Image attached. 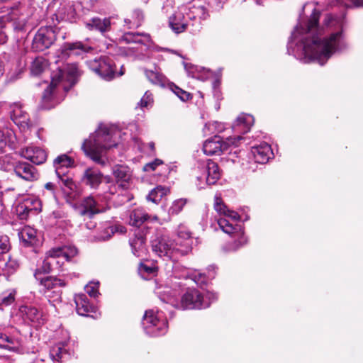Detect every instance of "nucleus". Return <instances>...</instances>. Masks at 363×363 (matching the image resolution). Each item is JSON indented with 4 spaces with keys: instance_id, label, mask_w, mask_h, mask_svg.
I'll return each instance as SVG.
<instances>
[{
    "instance_id": "obj_63",
    "label": "nucleus",
    "mask_w": 363,
    "mask_h": 363,
    "mask_svg": "<svg viewBox=\"0 0 363 363\" xmlns=\"http://www.w3.org/2000/svg\"><path fill=\"white\" fill-rule=\"evenodd\" d=\"M110 238H111V234H108L106 237H101L100 240H108Z\"/></svg>"
},
{
    "instance_id": "obj_31",
    "label": "nucleus",
    "mask_w": 363,
    "mask_h": 363,
    "mask_svg": "<svg viewBox=\"0 0 363 363\" xmlns=\"http://www.w3.org/2000/svg\"><path fill=\"white\" fill-rule=\"evenodd\" d=\"M107 183L108 190L106 193H108L111 196H114L115 194H118V202L120 204H123L130 201V196L126 191V190H123L121 189V186H120V184H118L117 182L114 183L113 182H110L109 179L107 180Z\"/></svg>"
},
{
    "instance_id": "obj_35",
    "label": "nucleus",
    "mask_w": 363,
    "mask_h": 363,
    "mask_svg": "<svg viewBox=\"0 0 363 363\" xmlns=\"http://www.w3.org/2000/svg\"><path fill=\"white\" fill-rule=\"evenodd\" d=\"M144 72L147 79L155 85L164 86L167 83L165 76L157 70L154 71L145 69Z\"/></svg>"
},
{
    "instance_id": "obj_46",
    "label": "nucleus",
    "mask_w": 363,
    "mask_h": 363,
    "mask_svg": "<svg viewBox=\"0 0 363 363\" xmlns=\"http://www.w3.org/2000/svg\"><path fill=\"white\" fill-rule=\"evenodd\" d=\"M138 272L144 279H149L150 277L154 276L156 273V267L145 264H140L138 267Z\"/></svg>"
},
{
    "instance_id": "obj_47",
    "label": "nucleus",
    "mask_w": 363,
    "mask_h": 363,
    "mask_svg": "<svg viewBox=\"0 0 363 363\" xmlns=\"http://www.w3.org/2000/svg\"><path fill=\"white\" fill-rule=\"evenodd\" d=\"M186 203V200L183 199H179L173 202L170 208H169V214L170 215H177L179 212H181L184 208V206Z\"/></svg>"
},
{
    "instance_id": "obj_13",
    "label": "nucleus",
    "mask_w": 363,
    "mask_h": 363,
    "mask_svg": "<svg viewBox=\"0 0 363 363\" xmlns=\"http://www.w3.org/2000/svg\"><path fill=\"white\" fill-rule=\"evenodd\" d=\"M243 138L240 135L230 136L223 141L220 136L215 135L205 141L203 145V152L207 155H220L230 146L237 147Z\"/></svg>"
},
{
    "instance_id": "obj_2",
    "label": "nucleus",
    "mask_w": 363,
    "mask_h": 363,
    "mask_svg": "<svg viewBox=\"0 0 363 363\" xmlns=\"http://www.w3.org/2000/svg\"><path fill=\"white\" fill-rule=\"evenodd\" d=\"M192 244L191 233L184 225L178 227L174 239L157 232L151 240L152 250L157 255L173 260L188 254L192 249Z\"/></svg>"
},
{
    "instance_id": "obj_12",
    "label": "nucleus",
    "mask_w": 363,
    "mask_h": 363,
    "mask_svg": "<svg viewBox=\"0 0 363 363\" xmlns=\"http://www.w3.org/2000/svg\"><path fill=\"white\" fill-rule=\"evenodd\" d=\"M194 175L199 182L205 181L207 184L212 185L220 179V172L217 163L206 160L197 162L194 169Z\"/></svg>"
},
{
    "instance_id": "obj_57",
    "label": "nucleus",
    "mask_w": 363,
    "mask_h": 363,
    "mask_svg": "<svg viewBox=\"0 0 363 363\" xmlns=\"http://www.w3.org/2000/svg\"><path fill=\"white\" fill-rule=\"evenodd\" d=\"M183 64L188 74L192 77H196L195 72L197 71V67L191 63L184 62Z\"/></svg>"
},
{
    "instance_id": "obj_20",
    "label": "nucleus",
    "mask_w": 363,
    "mask_h": 363,
    "mask_svg": "<svg viewBox=\"0 0 363 363\" xmlns=\"http://www.w3.org/2000/svg\"><path fill=\"white\" fill-rule=\"evenodd\" d=\"M102 211L103 207L99 203L98 200L92 196H88L84 199L79 208V213L81 216H87L89 218Z\"/></svg>"
},
{
    "instance_id": "obj_40",
    "label": "nucleus",
    "mask_w": 363,
    "mask_h": 363,
    "mask_svg": "<svg viewBox=\"0 0 363 363\" xmlns=\"http://www.w3.org/2000/svg\"><path fill=\"white\" fill-rule=\"evenodd\" d=\"M56 175L58 178V183L61 187H66L69 190L75 188V184L72 179L68 175V172H60L57 170Z\"/></svg>"
},
{
    "instance_id": "obj_58",
    "label": "nucleus",
    "mask_w": 363,
    "mask_h": 363,
    "mask_svg": "<svg viewBox=\"0 0 363 363\" xmlns=\"http://www.w3.org/2000/svg\"><path fill=\"white\" fill-rule=\"evenodd\" d=\"M340 3L344 4L345 6H350L354 5V6H362L363 0H338Z\"/></svg>"
},
{
    "instance_id": "obj_11",
    "label": "nucleus",
    "mask_w": 363,
    "mask_h": 363,
    "mask_svg": "<svg viewBox=\"0 0 363 363\" xmlns=\"http://www.w3.org/2000/svg\"><path fill=\"white\" fill-rule=\"evenodd\" d=\"M9 18L13 21V26L16 30L25 29L29 18L33 13V9L30 6L28 0H21L16 1L10 7Z\"/></svg>"
},
{
    "instance_id": "obj_37",
    "label": "nucleus",
    "mask_w": 363,
    "mask_h": 363,
    "mask_svg": "<svg viewBox=\"0 0 363 363\" xmlns=\"http://www.w3.org/2000/svg\"><path fill=\"white\" fill-rule=\"evenodd\" d=\"M48 67V61L43 57H37L33 61L30 72L33 75H40Z\"/></svg>"
},
{
    "instance_id": "obj_54",
    "label": "nucleus",
    "mask_w": 363,
    "mask_h": 363,
    "mask_svg": "<svg viewBox=\"0 0 363 363\" xmlns=\"http://www.w3.org/2000/svg\"><path fill=\"white\" fill-rule=\"evenodd\" d=\"M172 90L173 92L183 101H186L190 99V94L186 92V91L182 89L181 88L172 85Z\"/></svg>"
},
{
    "instance_id": "obj_42",
    "label": "nucleus",
    "mask_w": 363,
    "mask_h": 363,
    "mask_svg": "<svg viewBox=\"0 0 363 363\" xmlns=\"http://www.w3.org/2000/svg\"><path fill=\"white\" fill-rule=\"evenodd\" d=\"M23 202L26 206L27 208L33 214H35L41 211V201L38 198L34 196H29L25 199Z\"/></svg>"
},
{
    "instance_id": "obj_22",
    "label": "nucleus",
    "mask_w": 363,
    "mask_h": 363,
    "mask_svg": "<svg viewBox=\"0 0 363 363\" xmlns=\"http://www.w3.org/2000/svg\"><path fill=\"white\" fill-rule=\"evenodd\" d=\"M255 119L252 115L242 113L238 116L236 121L233 125V129L235 135H240V134H245L248 133L254 124Z\"/></svg>"
},
{
    "instance_id": "obj_26",
    "label": "nucleus",
    "mask_w": 363,
    "mask_h": 363,
    "mask_svg": "<svg viewBox=\"0 0 363 363\" xmlns=\"http://www.w3.org/2000/svg\"><path fill=\"white\" fill-rule=\"evenodd\" d=\"M102 180L103 174L99 169L94 167L87 168L82 177V182L92 189H96Z\"/></svg>"
},
{
    "instance_id": "obj_44",
    "label": "nucleus",
    "mask_w": 363,
    "mask_h": 363,
    "mask_svg": "<svg viewBox=\"0 0 363 363\" xmlns=\"http://www.w3.org/2000/svg\"><path fill=\"white\" fill-rule=\"evenodd\" d=\"M5 133L0 130V152L4 150L8 143H13L16 140V135L12 130H7Z\"/></svg>"
},
{
    "instance_id": "obj_29",
    "label": "nucleus",
    "mask_w": 363,
    "mask_h": 363,
    "mask_svg": "<svg viewBox=\"0 0 363 363\" xmlns=\"http://www.w3.org/2000/svg\"><path fill=\"white\" fill-rule=\"evenodd\" d=\"M85 26L89 30H98L101 33L107 32L111 29V21L108 18H92L85 22Z\"/></svg>"
},
{
    "instance_id": "obj_62",
    "label": "nucleus",
    "mask_w": 363,
    "mask_h": 363,
    "mask_svg": "<svg viewBox=\"0 0 363 363\" xmlns=\"http://www.w3.org/2000/svg\"><path fill=\"white\" fill-rule=\"evenodd\" d=\"M147 146L148 147V148L150 150L151 152H154L155 151V143L153 142H150L149 143Z\"/></svg>"
},
{
    "instance_id": "obj_50",
    "label": "nucleus",
    "mask_w": 363,
    "mask_h": 363,
    "mask_svg": "<svg viewBox=\"0 0 363 363\" xmlns=\"http://www.w3.org/2000/svg\"><path fill=\"white\" fill-rule=\"evenodd\" d=\"M16 212L17 216L21 220H25L27 218L30 213H32L30 210H28L24 203L22 201L19 203L16 207Z\"/></svg>"
},
{
    "instance_id": "obj_1",
    "label": "nucleus",
    "mask_w": 363,
    "mask_h": 363,
    "mask_svg": "<svg viewBox=\"0 0 363 363\" xmlns=\"http://www.w3.org/2000/svg\"><path fill=\"white\" fill-rule=\"evenodd\" d=\"M311 7L313 12L306 28L297 26L291 34L287 46V52L304 63L316 62L323 65L335 53L345 50L347 45L344 39L342 30L332 33L323 40L315 35L318 28L320 12L312 4H306L303 9ZM327 27H337L342 29L343 18L327 15L324 20Z\"/></svg>"
},
{
    "instance_id": "obj_3",
    "label": "nucleus",
    "mask_w": 363,
    "mask_h": 363,
    "mask_svg": "<svg viewBox=\"0 0 363 363\" xmlns=\"http://www.w3.org/2000/svg\"><path fill=\"white\" fill-rule=\"evenodd\" d=\"M214 208L219 214L226 217L218 219L220 228L225 233L231 235L235 239L233 242L226 243L223 247V250L226 252H235L244 246L247 242V240L242 227L240 225L233 223L240 219L239 214L234 211L229 210L217 195L215 196Z\"/></svg>"
},
{
    "instance_id": "obj_56",
    "label": "nucleus",
    "mask_w": 363,
    "mask_h": 363,
    "mask_svg": "<svg viewBox=\"0 0 363 363\" xmlns=\"http://www.w3.org/2000/svg\"><path fill=\"white\" fill-rule=\"evenodd\" d=\"M45 190L48 191V196L55 198L56 185L52 182H48L44 186Z\"/></svg>"
},
{
    "instance_id": "obj_18",
    "label": "nucleus",
    "mask_w": 363,
    "mask_h": 363,
    "mask_svg": "<svg viewBox=\"0 0 363 363\" xmlns=\"http://www.w3.org/2000/svg\"><path fill=\"white\" fill-rule=\"evenodd\" d=\"M43 284L45 288L48 289V294L46 295L48 298L49 302L53 306H55V302H60L61 301V292L60 291H50L52 289H55L57 287H63L65 286V281L60 278L56 277H47L42 281Z\"/></svg>"
},
{
    "instance_id": "obj_4",
    "label": "nucleus",
    "mask_w": 363,
    "mask_h": 363,
    "mask_svg": "<svg viewBox=\"0 0 363 363\" xmlns=\"http://www.w3.org/2000/svg\"><path fill=\"white\" fill-rule=\"evenodd\" d=\"M114 134L113 128L100 125L98 129L84 141L82 148L86 155L94 162L105 165L107 162V150L117 145V142L113 139Z\"/></svg>"
},
{
    "instance_id": "obj_15",
    "label": "nucleus",
    "mask_w": 363,
    "mask_h": 363,
    "mask_svg": "<svg viewBox=\"0 0 363 363\" xmlns=\"http://www.w3.org/2000/svg\"><path fill=\"white\" fill-rule=\"evenodd\" d=\"M56 40V33L52 26L40 27L35 35L32 49L36 52L49 48Z\"/></svg>"
},
{
    "instance_id": "obj_53",
    "label": "nucleus",
    "mask_w": 363,
    "mask_h": 363,
    "mask_svg": "<svg viewBox=\"0 0 363 363\" xmlns=\"http://www.w3.org/2000/svg\"><path fill=\"white\" fill-rule=\"evenodd\" d=\"M174 4L175 3L174 0L164 1L161 9L162 13L165 16H170L174 11Z\"/></svg>"
},
{
    "instance_id": "obj_51",
    "label": "nucleus",
    "mask_w": 363,
    "mask_h": 363,
    "mask_svg": "<svg viewBox=\"0 0 363 363\" xmlns=\"http://www.w3.org/2000/svg\"><path fill=\"white\" fill-rule=\"evenodd\" d=\"M99 281H90L88 284L86 285L85 291L91 297L95 298L99 294Z\"/></svg>"
},
{
    "instance_id": "obj_10",
    "label": "nucleus",
    "mask_w": 363,
    "mask_h": 363,
    "mask_svg": "<svg viewBox=\"0 0 363 363\" xmlns=\"http://www.w3.org/2000/svg\"><path fill=\"white\" fill-rule=\"evenodd\" d=\"M142 325L145 332L150 336L164 335L168 328L167 321L160 311L150 309L145 311Z\"/></svg>"
},
{
    "instance_id": "obj_28",
    "label": "nucleus",
    "mask_w": 363,
    "mask_h": 363,
    "mask_svg": "<svg viewBox=\"0 0 363 363\" xmlns=\"http://www.w3.org/2000/svg\"><path fill=\"white\" fill-rule=\"evenodd\" d=\"M92 50L89 45L82 42L66 43L62 47V51L68 55L81 56Z\"/></svg>"
},
{
    "instance_id": "obj_19",
    "label": "nucleus",
    "mask_w": 363,
    "mask_h": 363,
    "mask_svg": "<svg viewBox=\"0 0 363 363\" xmlns=\"http://www.w3.org/2000/svg\"><path fill=\"white\" fill-rule=\"evenodd\" d=\"M20 155L35 164H43L47 158L45 151L35 145H29L21 148Z\"/></svg>"
},
{
    "instance_id": "obj_8",
    "label": "nucleus",
    "mask_w": 363,
    "mask_h": 363,
    "mask_svg": "<svg viewBox=\"0 0 363 363\" xmlns=\"http://www.w3.org/2000/svg\"><path fill=\"white\" fill-rule=\"evenodd\" d=\"M120 41L129 45L121 48L122 55L139 59L145 56L150 57L149 52L167 50V49L156 45L150 35L145 33H125L121 37Z\"/></svg>"
},
{
    "instance_id": "obj_41",
    "label": "nucleus",
    "mask_w": 363,
    "mask_h": 363,
    "mask_svg": "<svg viewBox=\"0 0 363 363\" xmlns=\"http://www.w3.org/2000/svg\"><path fill=\"white\" fill-rule=\"evenodd\" d=\"M20 238L27 245H33L36 240V232L30 228H25L19 233Z\"/></svg>"
},
{
    "instance_id": "obj_64",
    "label": "nucleus",
    "mask_w": 363,
    "mask_h": 363,
    "mask_svg": "<svg viewBox=\"0 0 363 363\" xmlns=\"http://www.w3.org/2000/svg\"><path fill=\"white\" fill-rule=\"evenodd\" d=\"M0 363H7V359L6 358H0Z\"/></svg>"
},
{
    "instance_id": "obj_60",
    "label": "nucleus",
    "mask_w": 363,
    "mask_h": 363,
    "mask_svg": "<svg viewBox=\"0 0 363 363\" xmlns=\"http://www.w3.org/2000/svg\"><path fill=\"white\" fill-rule=\"evenodd\" d=\"M7 40V36L4 31L0 30V45L4 44Z\"/></svg>"
},
{
    "instance_id": "obj_5",
    "label": "nucleus",
    "mask_w": 363,
    "mask_h": 363,
    "mask_svg": "<svg viewBox=\"0 0 363 363\" xmlns=\"http://www.w3.org/2000/svg\"><path fill=\"white\" fill-rule=\"evenodd\" d=\"M79 75V69L75 64L67 65L63 69H59L52 75L50 85L45 90L43 94V102L45 108H51L59 101L57 99V93L62 89L67 92L77 82Z\"/></svg>"
},
{
    "instance_id": "obj_27",
    "label": "nucleus",
    "mask_w": 363,
    "mask_h": 363,
    "mask_svg": "<svg viewBox=\"0 0 363 363\" xmlns=\"http://www.w3.org/2000/svg\"><path fill=\"white\" fill-rule=\"evenodd\" d=\"M76 310L79 315L84 316H91V313H95V308L89 303L86 296L84 294H77L74 296Z\"/></svg>"
},
{
    "instance_id": "obj_21",
    "label": "nucleus",
    "mask_w": 363,
    "mask_h": 363,
    "mask_svg": "<svg viewBox=\"0 0 363 363\" xmlns=\"http://www.w3.org/2000/svg\"><path fill=\"white\" fill-rule=\"evenodd\" d=\"M113 174L123 190H127L129 188L132 178L129 167L124 165H116L113 169Z\"/></svg>"
},
{
    "instance_id": "obj_52",
    "label": "nucleus",
    "mask_w": 363,
    "mask_h": 363,
    "mask_svg": "<svg viewBox=\"0 0 363 363\" xmlns=\"http://www.w3.org/2000/svg\"><path fill=\"white\" fill-rule=\"evenodd\" d=\"M153 104V96L151 92L147 91L143 96L142 97L140 101L139 102V106L141 108H148L152 106Z\"/></svg>"
},
{
    "instance_id": "obj_43",
    "label": "nucleus",
    "mask_w": 363,
    "mask_h": 363,
    "mask_svg": "<svg viewBox=\"0 0 363 363\" xmlns=\"http://www.w3.org/2000/svg\"><path fill=\"white\" fill-rule=\"evenodd\" d=\"M18 261L9 257L7 262L0 265V274L3 272L13 274L18 269Z\"/></svg>"
},
{
    "instance_id": "obj_39",
    "label": "nucleus",
    "mask_w": 363,
    "mask_h": 363,
    "mask_svg": "<svg viewBox=\"0 0 363 363\" xmlns=\"http://www.w3.org/2000/svg\"><path fill=\"white\" fill-rule=\"evenodd\" d=\"M145 239L143 237H136L130 241L132 252L136 257H141L145 251Z\"/></svg>"
},
{
    "instance_id": "obj_33",
    "label": "nucleus",
    "mask_w": 363,
    "mask_h": 363,
    "mask_svg": "<svg viewBox=\"0 0 363 363\" xmlns=\"http://www.w3.org/2000/svg\"><path fill=\"white\" fill-rule=\"evenodd\" d=\"M216 266L211 265L208 267V274H201L197 271L191 273L189 277L192 279L196 284L202 285L206 282L207 279H213L216 274Z\"/></svg>"
},
{
    "instance_id": "obj_38",
    "label": "nucleus",
    "mask_w": 363,
    "mask_h": 363,
    "mask_svg": "<svg viewBox=\"0 0 363 363\" xmlns=\"http://www.w3.org/2000/svg\"><path fill=\"white\" fill-rule=\"evenodd\" d=\"M169 191V188L157 186L149 193L147 196V199L150 201L157 203L162 199L164 196L167 195Z\"/></svg>"
},
{
    "instance_id": "obj_49",
    "label": "nucleus",
    "mask_w": 363,
    "mask_h": 363,
    "mask_svg": "<svg viewBox=\"0 0 363 363\" xmlns=\"http://www.w3.org/2000/svg\"><path fill=\"white\" fill-rule=\"evenodd\" d=\"M11 249V243L7 235H0V256L7 254Z\"/></svg>"
},
{
    "instance_id": "obj_6",
    "label": "nucleus",
    "mask_w": 363,
    "mask_h": 363,
    "mask_svg": "<svg viewBox=\"0 0 363 363\" xmlns=\"http://www.w3.org/2000/svg\"><path fill=\"white\" fill-rule=\"evenodd\" d=\"M158 294L161 301L182 310L206 308L218 298L216 293L208 291L203 295L197 289H189L180 301L176 297V291L165 290Z\"/></svg>"
},
{
    "instance_id": "obj_34",
    "label": "nucleus",
    "mask_w": 363,
    "mask_h": 363,
    "mask_svg": "<svg viewBox=\"0 0 363 363\" xmlns=\"http://www.w3.org/2000/svg\"><path fill=\"white\" fill-rule=\"evenodd\" d=\"M73 160L68 157L67 155H61L56 157L53 162L55 168V173L57 170L60 172H68V168L73 166Z\"/></svg>"
},
{
    "instance_id": "obj_17",
    "label": "nucleus",
    "mask_w": 363,
    "mask_h": 363,
    "mask_svg": "<svg viewBox=\"0 0 363 363\" xmlns=\"http://www.w3.org/2000/svg\"><path fill=\"white\" fill-rule=\"evenodd\" d=\"M69 337L66 332V337L63 341H60L49 349V358L54 363H62L69 357Z\"/></svg>"
},
{
    "instance_id": "obj_9",
    "label": "nucleus",
    "mask_w": 363,
    "mask_h": 363,
    "mask_svg": "<svg viewBox=\"0 0 363 363\" xmlns=\"http://www.w3.org/2000/svg\"><path fill=\"white\" fill-rule=\"evenodd\" d=\"M77 254V249L74 246H63L52 248L46 253L40 269H37L35 276L38 273H50L55 269L59 268L64 264V261H69Z\"/></svg>"
},
{
    "instance_id": "obj_55",
    "label": "nucleus",
    "mask_w": 363,
    "mask_h": 363,
    "mask_svg": "<svg viewBox=\"0 0 363 363\" xmlns=\"http://www.w3.org/2000/svg\"><path fill=\"white\" fill-rule=\"evenodd\" d=\"M162 164V161L159 160V159H156L153 162H149L147 164H146L144 167H143V169L144 171L145 172H149V171H153L156 169V167L160 164Z\"/></svg>"
},
{
    "instance_id": "obj_59",
    "label": "nucleus",
    "mask_w": 363,
    "mask_h": 363,
    "mask_svg": "<svg viewBox=\"0 0 363 363\" xmlns=\"http://www.w3.org/2000/svg\"><path fill=\"white\" fill-rule=\"evenodd\" d=\"M51 216L54 218H62L64 216V213L62 211L57 210L52 213Z\"/></svg>"
},
{
    "instance_id": "obj_7",
    "label": "nucleus",
    "mask_w": 363,
    "mask_h": 363,
    "mask_svg": "<svg viewBox=\"0 0 363 363\" xmlns=\"http://www.w3.org/2000/svg\"><path fill=\"white\" fill-rule=\"evenodd\" d=\"M206 18L205 9L203 6H181L174 11L168 18L170 28L175 33H181L192 27V31L199 30L201 21Z\"/></svg>"
},
{
    "instance_id": "obj_61",
    "label": "nucleus",
    "mask_w": 363,
    "mask_h": 363,
    "mask_svg": "<svg viewBox=\"0 0 363 363\" xmlns=\"http://www.w3.org/2000/svg\"><path fill=\"white\" fill-rule=\"evenodd\" d=\"M33 363H46V359L43 357L39 356L34 360Z\"/></svg>"
},
{
    "instance_id": "obj_30",
    "label": "nucleus",
    "mask_w": 363,
    "mask_h": 363,
    "mask_svg": "<svg viewBox=\"0 0 363 363\" xmlns=\"http://www.w3.org/2000/svg\"><path fill=\"white\" fill-rule=\"evenodd\" d=\"M149 219L157 220V217L149 215L142 208H138L131 211L129 223L133 226L140 227L145 221Z\"/></svg>"
},
{
    "instance_id": "obj_48",
    "label": "nucleus",
    "mask_w": 363,
    "mask_h": 363,
    "mask_svg": "<svg viewBox=\"0 0 363 363\" xmlns=\"http://www.w3.org/2000/svg\"><path fill=\"white\" fill-rule=\"evenodd\" d=\"M15 345L14 339L6 334L0 333V347L11 350Z\"/></svg>"
},
{
    "instance_id": "obj_24",
    "label": "nucleus",
    "mask_w": 363,
    "mask_h": 363,
    "mask_svg": "<svg viewBox=\"0 0 363 363\" xmlns=\"http://www.w3.org/2000/svg\"><path fill=\"white\" fill-rule=\"evenodd\" d=\"M14 172L18 177L27 181L37 179L38 177L36 169L25 162H17L14 166Z\"/></svg>"
},
{
    "instance_id": "obj_14",
    "label": "nucleus",
    "mask_w": 363,
    "mask_h": 363,
    "mask_svg": "<svg viewBox=\"0 0 363 363\" xmlns=\"http://www.w3.org/2000/svg\"><path fill=\"white\" fill-rule=\"evenodd\" d=\"M89 67L106 80H111L116 75L115 64L111 57L101 56L88 62Z\"/></svg>"
},
{
    "instance_id": "obj_32",
    "label": "nucleus",
    "mask_w": 363,
    "mask_h": 363,
    "mask_svg": "<svg viewBox=\"0 0 363 363\" xmlns=\"http://www.w3.org/2000/svg\"><path fill=\"white\" fill-rule=\"evenodd\" d=\"M57 21H72L76 16V11L72 4L61 5L55 13Z\"/></svg>"
},
{
    "instance_id": "obj_25",
    "label": "nucleus",
    "mask_w": 363,
    "mask_h": 363,
    "mask_svg": "<svg viewBox=\"0 0 363 363\" xmlns=\"http://www.w3.org/2000/svg\"><path fill=\"white\" fill-rule=\"evenodd\" d=\"M251 154L256 163L265 164L271 157L272 151L271 146L267 143H264L259 145L252 147L251 149Z\"/></svg>"
},
{
    "instance_id": "obj_23",
    "label": "nucleus",
    "mask_w": 363,
    "mask_h": 363,
    "mask_svg": "<svg viewBox=\"0 0 363 363\" xmlns=\"http://www.w3.org/2000/svg\"><path fill=\"white\" fill-rule=\"evenodd\" d=\"M19 315L26 323H43V315L38 309L32 306H22L19 308Z\"/></svg>"
},
{
    "instance_id": "obj_36",
    "label": "nucleus",
    "mask_w": 363,
    "mask_h": 363,
    "mask_svg": "<svg viewBox=\"0 0 363 363\" xmlns=\"http://www.w3.org/2000/svg\"><path fill=\"white\" fill-rule=\"evenodd\" d=\"M143 21V13L142 11L135 9L133 11L130 17L124 19L125 26L128 28H138Z\"/></svg>"
},
{
    "instance_id": "obj_16",
    "label": "nucleus",
    "mask_w": 363,
    "mask_h": 363,
    "mask_svg": "<svg viewBox=\"0 0 363 363\" xmlns=\"http://www.w3.org/2000/svg\"><path fill=\"white\" fill-rule=\"evenodd\" d=\"M9 113L11 121L19 128L21 132L26 133L29 130L30 128V117L21 104H11Z\"/></svg>"
},
{
    "instance_id": "obj_45",
    "label": "nucleus",
    "mask_w": 363,
    "mask_h": 363,
    "mask_svg": "<svg viewBox=\"0 0 363 363\" xmlns=\"http://www.w3.org/2000/svg\"><path fill=\"white\" fill-rule=\"evenodd\" d=\"M16 291L10 289L0 294V306H8L15 301Z\"/></svg>"
}]
</instances>
